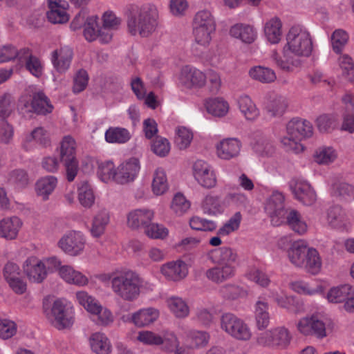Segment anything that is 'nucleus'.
I'll return each mask as SVG.
<instances>
[{
  "mask_svg": "<svg viewBox=\"0 0 354 354\" xmlns=\"http://www.w3.org/2000/svg\"><path fill=\"white\" fill-rule=\"evenodd\" d=\"M313 50L310 33L299 26H292L286 36V44L283 48L282 56L277 51L272 53V59L283 71H292L301 64L300 57H308Z\"/></svg>",
  "mask_w": 354,
  "mask_h": 354,
  "instance_id": "1",
  "label": "nucleus"
},
{
  "mask_svg": "<svg viewBox=\"0 0 354 354\" xmlns=\"http://www.w3.org/2000/svg\"><path fill=\"white\" fill-rule=\"evenodd\" d=\"M124 17L128 32L142 37L150 36L158 26V14L151 4H130L127 6Z\"/></svg>",
  "mask_w": 354,
  "mask_h": 354,
  "instance_id": "2",
  "label": "nucleus"
},
{
  "mask_svg": "<svg viewBox=\"0 0 354 354\" xmlns=\"http://www.w3.org/2000/svg\"><path fill=\"white\" fill-rule=\"evenodd\" d=\"M207 257L212 262L218 263L206 270L207 279L221 283L235 276L239 258L234 250L229 247L219 248L208 252Z\"/></svg>",
  "mask_w": 354,
  "mask_h": 354,
  "instance_id": "3",
  "label": "nucleus"
},
{
  "mask_svg": "<svg viewBox=\"0 0 354 354\" xmlns=\"http://www.w3.org/2000/svg\"><path fill=\"white\" fill-rule=\"evenodd\" d=\"M111 290L121 299L134 301L140 297L145 281L136 271L124 267L115 269L110 276Z\"/></svg>",
  "mask_w": 354,
  "mask_h": 354,
  "instance_id": "4",
  "label": "nucleus"
},
{
  "mask_svg": "<svg viewBox=\"0 0 354 354\" xmlns=\"http://www.w3.org/2000/svg\"><path fill=\"white\" fill-rule=\"evenodd\" d=\"M313 134V125L309 121L293 118L288 122L286 134L280 138V143L285 150L299 153L304 149L301 140L310 138Z\"/></svg>",
  "mask_w": 354,
  "mask_h": 354,
  "instance_id": "5",
  "label": "nucleus"
},
{
  "mask_svg": "<svg viewBox=\"0 0 354 354\" xmlns=\"http://www.w3.org/2000/svg\"><path fill=\"white\" fill-rule=\"evenodd\" d=\"M48 317L55 328L61 330L70 329L75 321V313L71 302L64 299H56L48 313Z\"/></svg>",
  "mask_w": 354,
  "mask_h": 354,
  "instance_id": "6",
  "label": "nucleus"
},
{
  "mask_svg": "<svg viewBox=\"0 0 354 354\" xmlns=\"http://www.w3.org/2000/svg\"><path fill=\"white\" fill-rule=\"evenodd\" d=\"M220 327L227 335L239 341H248L252 335L248 324L241 318L230 313L221 315Z\"/></svg>",
  "mask_w": 354,
  "mask_h": 354,
  "instance_id": "7",
  "label": "nucleus"
},
{
  "mask_svg": "<svg viewBox=\"0 0 354 354\" xmlns=\"http://www.w3.org/2000/svg\"><path fill=\"white\" fill-rule=\"evenodd\" d=\"M18 110L24 115L35 113L41 115L50 113L54 107L49 99L41 92L32 95L25 93L19 100Z\"/></svg>",
  "mask_w": 354,
  "mask_h": 354,
  "instance_id": "8",
  "label": "nucleus"
},
{
  "mask_svg": "<svg viewBox=\"0 0 354 354\" xmlns=\"http://www.w3.org/2000/svg\"><path fill=\"white\" fill-rule=\"evenodd\" d=\"M191 171L196 183L202 188L212 189L218 185L217 173L209 162L198 159L191 165Z\"/></svg>",
  "mask_w": 354,
  "mask_h": 354,
  "instance_id": "9",
  "label": "nucleus"
},
{
  "mask_svg": "<svg viewBox=\"0 0 354 354\" xmlns=\"http://www.w3.org/2000/svg\"><path fill=\"white\" fill-rule=\"evenodd\" d=\"M86 236L83 232L71 230L66 232L57 242V247L66 255L76 257L82 255L86 248Z\"/></svg>",
  "mask_w": 354,
  "mask_h": 354,
  "instance_id": "10",
  "label": "nucleus"
},
{
  "mask_svg": "<svg viewBox=\"0 0 354 354\" xmlns=\"http://www.w3.org/2000/svg\"><path fill=\"white\" fill-rule=\"evenodd\" d=\"M291 339L289 330L283 326H279L261 333L257 337V342L263 346L286 348L290 344Z\"/></svg>",
  "mask_w": 354,
  "mask_h": 354,
  "instance_id": "11",
  "label": "nucleus"
},
{
  "mask_svg": "<svg viewBox=\"0 0 354 354\" xmlns=\"http://www.w3.org/2000/svg\"><path fill=\"white\" fill-rule=\"evenodd\" d=\"M140 169L141 162L138 158L132 156L124 159L117 166L116 184L123 185L134 182Z\"/></svg>",
  "mask_w": 354,
  "mask_h": 354,
  "instance_id": "12",
  "label": "nucleus"
},
{
  "mask_svg": "<svg viewBox=\"0 0 354 354\" xmlns=\"http://www.w3.org/2000/svg\"><path fill=\"white\" fill-rule=\"evenodd\" d=\"M283 203L284 196L278 191H273L265 203V211L274 226H279L285 223L286 211Z\"/></svg>",
  "mask_w": 354,
  "mask_h": 354,
  "instance_id": "13",
  "label": "nucleus"
},
{
  "mask_svg": "<svg viewBox=\"0 0 354 354\" xmlns=\"http://www.w3.org/2000/svg\"><path fill=\"white\" fill-rule=\"evenodd\" d=\"M159 271L166 281L178 283L187 277L189 266L183 260H173L160 265Z\"/></svg>",
  "mask_w": 354,
  "mask_h": 354,
  "instance_id": "14",
  "label": "nucleus"
},
{
  "mask_svg": "<svg viewBox=\"0 0 354 354\" xmlns=\"http://www.w3.org/2000/svg\"><path fill=\"white\" fill-rule=\"evenodd\" d=\"M160 317V311L153 307L140 308L131 315H124L122 320L126 323H131L138 328L149 326L156 322Z\"/></svg>",
  "mask_w": 354,
  "mask_h": 354,
  "instance_id": "15",
  "label": "nucleus"
},
{
  "mask_svg": "<svg viewBox=\"0 0 354 354\" xmlns=\"http://www.w3.org/2000/svg\"><path fill=\"white\" fill-rule=\"evenodd\" d=\"M97 16L88 17L84 25V36L89 41H93L97 39L101 44H108L113 37L111 31L106 30L100 26Z\"/></svg>",
  "mask_w": 354,
  "mask_h": 354,
  "instance_id": "16",
  "label": "nucleus"
},
{
  "mask_svg": "<svg viewBox=\"0 0 354 354\" xmlns=\"http://www.w3.org/2000/svg\"><path fill=\"white\" fill-rule=\"evenodd\" d=\"M23 271L32 283H41L48 276V270L44 261L36 256L28 257L23 264Z\"/></svg>",
  "mask_w": 354,
  "mask_h": 354,
  "instance_id": "17",
  "label": "nucleus"
},
{
  "mask_svg": "<svg viewBox=\"0 0 354 354\" xmlns=\"http://www.w3.org/2000/svg\"><path fill=\"white\" fill-rule=\"evenodd\" d=\"M216 156L223 160H230L237 158L241 152L242 143L236 138H223L215 143Z\"/></svg>",
  "mask_w": 354,
  "mask_h": 354,
  "instance_id": "18",
  "label": "nucleus"
},
{
  "mask_svg": "<svg viewBox=\"0 0 354 354\" xmlns=\"http://www.w3.org/2000/svg\"><path fill=\"white\" fill-rule=\"evenodd\" d=\"M50 144L49 131L44 127H36L24 135L22 147L26 151H31L37 147H46Z\"/></svg>",
  "mask_w": 354,
  "mask_h": 354,
  "instance_id": "19",
  "label": "nucleus"
},
{
  "mask_svg": "<svg viewBox=\"0 0 354 354\" xmlns=\"http://www.w3.org/2000/svg\"><path fill=\"white\" fill-rule=\"evenodd\" d=\"M206 75L192 65H185L180 68L179 81L187 88H202L205 85Z\"/></svg>",
  "mask_w": 354,
  "mask_h": 354,
  "instance_id": "20",
  "label": "nucleus"
},
{
  "mask_svg": "<svg viewBox=\"0 0 354 354\" xmlns=\"http://www.w3.org/2000/svg\"><path fill=\"white\" fill-rule=\"evenodd\" d=\"M290 189L295 198L306 205H313L317 200V195L311 185L306 181L292 180Z\"/></svg>",
  "mask_w": 354,
  "mask_h": 354,
  "instance_id": "21",
  "label": "nucleus"
},
{
  "mask_svg": "<svg viewBox=\"0 0 354 354\" xmlns=\"http://www.w3.org/2000/svg\"><path fill=\"white\" fill-rule=\"evenodd\" d=\"M154 211L149 208H138L131 210L127 215V225L133 230L146 227L153 220Z\"/></svg>",
  "mask_w": 354,
  "mask_h": 354,
  "instance_id": "22",
  "label": "nucleus"
},
{
  "mask_svg": "<svg viewBox=\"0 0 354 354\" xmlns=\"http://www.w3.org/2000/svg\"><path fill=\"white\" fill-rule=\"evenodd\" d=\"M73 59L72 48L64 46L53 50L51 54V62L53 68L59 73H65L69 68Z\"/></svg>",
  "mask_w": 354,
  "mask_h": 354,
  "instance_id": "23",
  "label": "nucleus"
},
{
  "mask_svg": "<svg viewBox=\"0 0 354 354\" xmlns=\"http://www.w3.org/2000/svg\"><path fill=\"white\" fill-rule=\"evenodd\" d=\"M3 277L12 290L17 294H23L26 290V283L21 276L20 268L14 263H8L3 269Z\"/></svg>",
  "mask_w": 354,
  "mask_h": 354,
  "instance_id": "24",
  "label": "nucleus"
},
{
  "mask_svg": "<svg viewBox=\"0 0 354 354\" xmlns=\"http://www.w3.org/2000/svg\"><path fill=\"white\" fill-rule=\"evenodd\" d=\"M59 277L67 284L77 287H86L89 284V278L71 265H63L59 270Z\"/></svg>",
  "mask_w": 354,
  "mask_h": 354,
  "instance_id": "25",
  "label": "nucleus"
},
{
  "mask_svg": "<svg viewBox=\"0 0 354 354\" xmlns=\"http://www.w3.org/2000/svg\"><path fill=\"white\" fill-rule=\"evenodd\" d=\"M23 226L20 218L16 216H7L0 219V237L8 241L15 240Z\"/></svg>",
  "mask_w": 354,
  "mask_h": 354,
  "instance_id": "26",
  "label": "nucleus"
},
{
  "mask_svg": "<svg viewBox=\"0 0 354 354\" xmlns=\"http://www.w3.org/2000/svg\"><path fill=\"white\" fill-rule=\"evenodd\" d=\"M310 247L304 239L294 241L287 250V257L289 261L295 267L301 268L308 252Z\"/></svg>",
  "mask_w": 354,
  "mask_h": 354,
  "instance_id": "27",
  "label": "nucleus"
},
{
  "mask_svg": "<svg viewBox=\"0 0 354 354\" xmlns=\"http://www.w3.org/2000/svg\"><path fill=\"white\" fill-rule=\"evenodd\" d=\"M201 208L205 214L218 216L225 212L227 203L225 201L221 200L218 196L208 194L202 200Z\"/></svg>",
  "mask_w": 354,
  "mask_h": 354,
  "instance_id": "28",
  "label": "nucleus"
},
{
  "mask_svg": "<svg viewBox=\"0 0 354 354\" xmlns=\"http://www.w3.org/2000/svg\"><path fill=\"white\" fill-rule=\"evenodd\" d=\"M68 4L62 0H48L47 18L52 24H64L69 20L66 12Z\"/></svg>",
  "mask_w": 354,
  "mask_h": 354,
  "instance_id": "29",
  "label": "nucleus"
},
{
  "mask_svg": "<svg viewBox=\"0 0 354 354\" xmlns=\"http://www.w3.org/2000/svg\"><path fill=\"white\" fill-rule=\"evenodd\" d=\"M91 351L95 354H111L113 346L110 339L102 332H95L88 337Z\"/></svg>",
  "mask_w": 354,
  "mask_h": 354,
  "instance_id": "30",
  "label": "nucleus"
},
{
  "mask_svg": "<svg viewBox=\"0 0 354 354\" xmlns=\"http://www.w3.org/2000/svg\"><path fill=\"white\" fill-rule=\"evenodd\" d=\"M328 223L333 228L340 232H349L351 230V221L342 208L338 206L329 209Z\"/></svg>",
  "mask_w": 354,
  "mask_h": 354,
  "instance_id": "31",
  "label": "nucleus"
},
{
  "mask_svg": "<svg viewBox=\"0 0 354 354\" xmlns=\"http://www.w3.org/2000/svg\"><path fill=\"white\" fill-rule=\"evenodd\" d=\"M109 221L110 214L107 209H102L95 213L92 218L89 229L91 236L95 239L102 237L105 233Z\"/></svg>",
  "mask_w": 354,
  "mask_h": 354,
  "instance_id": "32",
  "label": "nucleus"
},
{
  "mask_svg": "<svg viewBox=\"0 0 354 354\" xmlns=\"http://www.w3.org/2000/svg\"><path fill=\"white\" fill-rule=\"evenodd\" d=\"M169 189L166 171L162 167H157L154 169L151 183V190L156 196L165 194Z\"/></svg>",
  "mask_w": 354,
  "mask_h": 354,
  "instance_id": "33",
  "label": "nucleus"
},
{
  "mask_svg": "<svg viewBox=\"0 0 354 354\" xmlns=\"http://www.w3.org/2000/svg\"><path fill=\"white\" fill-rule=\"evenodd\" d=\"M352 286L348 283L334 286L330 288L324 294V298L329 304H344L348 299L349 294L351 292Z\"/></svg>",
  "mask_w": 354,
  "mask_h": 354,
  "instance_id": "34",
  "label": "nucleus"
},
{
  "mask_svg": "<svg viewBox=\"0 0 354 354\" xmlns=\"http://www.w3.org/2000/svg\"><path fill=\"white\" fill-rule=\"evenodd\" d=\"M58 185V179L55 176H45L39 178L35 183V192L43 201L49 199Z\"/></svg>",
  "mask_w": 354,
  "mask_h": 354,
  "instance_id": "35",
  "label": "nucleus"
},
{
  "mask_svg": "<svg viewBox=\"0 0 354 354\" xmlns=\"http://www.w3.org/2000/svg\"><path fill=\"white\" fill-rule=\"evenodd\" d=\"M19 61L25 62L26 69L34 76L39 77L43 73L44 66L40 59L33 56L29 48L19 50Z\"/></svg>",
  "mask_w": 354,
  "mask_h": 354,
  "instance_id": "36",
  "label": "nucleus"
},
{
  "mask_svg": "<svg viewBox=\"0 0 354 354\" xmlns=\"http://www.w3.org/2000/svg\"><path fill=\"white\" fill-rule=\"evenodd\" d=\"M230 35L243 43L251 44L257 39V32L252 26L239 23L230 28Z\"/></svg>",
  "mask_w": 354,
  "mask_h": 354,
  "instance_id": "37",
  "label": "nucleus"
},
{
  "mask_svg": "<svg viewBox=\"0 0 354 354\" xmlns=\"http://www.w3.org/2000/svg\"><path fill=\"white\" fill-rule=\"evenodd\" d=\"M254 316L257 329L266 328L270 322L268 302L259 297L254 306Z\"/></svg>",
  "mask_w": 354,
  "mask_h": 354,
  "instance_id": "38",
  "label": "nucleus"
},
{
  "mask_svg": "<svg viewBox=\"0 0 354 354\" xmlns=\"http://www.w3.org/2000/svg\"><path fill=\"white\" fill-rule=\"evenodd\" d=\"M342 102L344 104V112L342 114L341 130L352 133L354 132V96L346 95Z\"/></svg>",
  "mask_w": 354,
  "mask_h": 354,
  "instance_id": "39",
  "label": "nucleus"
},
{
  "mask_svg": "<svg viewBox=\"0 0 354 354\" xmlns=\"http://www.w3.org/2000/svg\"><path fill=\"white\" fill-rule=\"evenodd\" d=\"M328 186L332 194L339 196L348 201H354V186L343 181L337 177L328 180Z\"/></svg>",
  "mask_w": 354,
  "mask_h": 354,
  "instance_id": "40",
  "label": "nucleus"
},
{
  "mask_svg": "<svg viewBox=\"0 0 354 354\" xmlns=\"http://www.w3.org/2000/svg\"><path fill=\"white\" fill-rule=\"evenodd\" d=\"M166 306L176 318L184 319L189 316V307L186 301L178 296H170L165 300Z\"/></svg>",
  "mask_w": 354,
  "mask_h": 354,
  "instance_id": "41",
  "label": "nucleus"
},
{
  "mask_svg": "<svg viewBox=\"0 0 354 354\" xmlns=\"http://www.w3.org/2000/svg\"><path fill=\"white\" fill-rule=\"evenodd\" d=\"M117 167L111 160H101L97 162L96 176L102 183H116Z\"/></svg>",
  "mask_w": 354,
  "mask_h": 354,
  "instance_id": "42",
  "label": "nucleus"
},
{
  "mask_svg": "<svg viewBox=\"0 0 354 354\" xmlns=\"http://www.w3.org/2000/svg\"><path fill=\"white\" fill-rule=\"evenodd\" d=\"M239 109L246 120L254 121L260 115V111L248 95H241L236 100Z\"/></svg>",
  "mask_w": 354,
  "mask_h": 354,
  "instance_id": "43",
  "label": "nucleus"
},
{
  "mask_svg": "<svg viewBox=\"0 0 354 354\" xmlns=\"http://www.w3.org/2000/svg\"><path fill=\"white\" fill-rule=\"evenodd\" d=\"M205 109L208 113L215 118H224L230 111L229 102L222 97H212L206 100Z\"/></svg>",
  "mask_w": 354,
  "mask_h": 354,
  "instance_id": "44",
  "label": "nucleus"
},
{
  "mask_svg": "<svg viewBox=\"0 0 354 354\" xmlns=\"http://www.w3.org/2000/svg\"><path fill=\"white\" fill-rule=\"evenodd\" d=\"M77 199L84 208H91L95 203V194L93 186L88 181L80 182L77 187Z\"/></svg>",
  "mask_w": 354,
  "mask_h": 354,
  "instance_id": "45",
  "label": "nucleus"
},
{
  "mask_svg": "<svg viewBox=\"0 0 354 354\" xmlns=\"http://www.w3.org/2000/svg\"><path fill=\"white\" fill-rule=\"evenodd\" d=\"M338 157L337 151L332 146L322 145L315 149L313 159L319 165H329Z\"/></svg>",
  "mask_w": 354,
  "mask_h": 354,
  "instance_id": "46",
  "label": "nucleus"
},
{
  "mask_svg": "<svg viewBox=\"0 0 354 354\" xmlns=\"http://www.w3.org/2000/svg\"><path fill=\"white\" fill-rule=\"evenodd\" d=\"M304 263L300 268L304 269L308 273L317 275L322 272V259L319 252L315 248L311 247L309 249Z\"/></svg>",
  "mask_w": 354,
  "mask_h": 354,
  "instance_id": "47",
  "label": "nucleus"
},
{
  "mask_svg": "<svg viewBox=\"0 0 354 354\" xmlns=\"http://www.w3.org/2000/svg\"><path fill=\"white\" fill-rule=\"evenodd\" d=\"M264 33L268 41L273 44H278L282 35V22L277 17L270 19L264 25Z\"/></svg>",
  "mask_w": 354,
  "mask_h": 354,
  "instance_id": "48",
  "label": "nucleus"
},
{
  "mask_svg": "<svg viewBox=\"0 0 354 354\" xmlns=\"http://www.w3.org/2000/svg\"><path fill=\"white\" fill-rule=\"evenodd\" d=\"M286 216L285 222L295 233L304 235L307 232L308 224L299 212L292 209L288 213L286 212Z\"/></svg>",
  "mask_w": 354,
  "mask_h": 354,
  "instance_id": "49",
  "label": "nucleus"
},
{
  "mask_svg": "<svg viewBox=\"0 0 354 354\" xmlns=\"http://www.w3.org/2000/svg\"><path fill=\"white\" fill-rule=\"evenodd\" d=\"M76 141L71 136H64L56 151L59 154L60 160L76 158Z\"/></svg>",
  "mask_w": 354,
  "mask_h": 354,
  "instance_id": "50",
  "label": "nucleus"
},
{
  "mask_svg": "<svg viewBox=\"0 0 354 354\" xmlns=\"http://www.w3.org/2000/svg\"><path fill=\"white\" fill-rule=\"evenodd\" d=\"M333 325L330 319L322 316L319 313L313 314V329L312 335L318 338H324L327 336L328 330Z\"/></svg>",
  "mask_w": 354,
  "mask_h": 354,
  "instance_id": "51",
  "label": "nucleus"
},
{
  "mask_svg": "<svg viewBox=\"0 0 354 354\" xmlns=\"http://www.w3.org/2000/svg\"><path fill=\"white\" fill-rule=\"evenodd\" d=\"M105 140L111 144H124L131 138L129 130L122 127H109L104 133Z\"/></svg>",
  "mask_w": 354,
  "mask_h": 354,
  "instance_id": "52",
  "label": "nucleus"
},
{
  "mask_svg": "<svg viewBox=\"0 0 354 354\" xmlns=\"http://www.w3.org/2000/svg\"><path fill=\"white\" fill-rule=\"evenodd\" d=\"M190 207V201L180 192H177L174 195L169 205L171 211L176 216L185 215Z\"/></svg>",
  "mask_w": 354,
  "mask_h": 354,
  "instance_id": "53",
  "label": "nucleus"
},
{
  "mask_svg": "<svg viewBox=\"0 0 354 354\" xmlns=\"http://www.w3.org/2000/svg\"><path fill=\"white\" fill-rule=\"evenodd\" d=\"M243 219L240 212H235L218 230L217 234L222 236H227L239 230Z\"/></svg>",
  "mask_w": 354,
  "mask_h": 354,
  "instance_id": "54",
  "label": "nucleus"
},
{
  "mask_svg": "<svg viewBox=\"0 0 354 354\" xmlns=\"http://www.w3.org/2000/svg\"><path fill=\"white\" fill-rule=\"evenodd\" d=\"M192 131L186 127L178 126L175 129L174 143L180 149L188 148L193 140Z\"/></svg>",
  "mask_w": 354,
  "mask_h": 354,
  "instance_id": "55",
  "label": "nucleus"
},
{
  "mask_svg": "<svg viewBox=\"0 0 354 354\" xmlns=\"http://www.w3.org/2000/svg\"><path fill=\"white\" fill-rule=\"evenodd\" d=\"M270 297L280 308L286 309L288 311H295L296 300L293 296L288 295L283 290H272Z\"/></svg>",
  "mask_w": 354,
  "mask_h": 354,
  "instance_id": "56",
  "label": "nucleus"
},
{
  "mask_svg": "<svg viewBox=\"0 0 354 354\" xmlns=\"http://www.w3.org/2000/svg\"><path fill=\"white\" fill-rule=\"evenodd\" d=\"M89 315L95 317L97 324L100 326H107L114 322V316L111 310L100 302L95 306Z\"/></svg>",
  "mask_w": 354,
  "mask_h": 354,
  "instance_id": "57",
  "label": "nucleus"
},
{
  "mask_svg": "<svg viewBox=\"0 0 354 354\" xmlns=\"http://www.w3.org/2000/svg\"><path fill=\"white\" fill-rule=\"evenodd\" d=\"M216 22L209 11L201 10L195 15L192 22V28L216 30Z\"/></svg>",
  "mask_w": 354,
  "mask_h": 354,
  "instance_id": "58",
  "label": "nucleus"
},
{
  "mask_svg": "<svg viewBox=\"0 0 354 354\" xmlns=\"http://www.w3.org/2000/svg\"><path fill=\"white\" fill-rule=\"evenodd\" d=\"M75 301L88 314L100 302L95 297L84 290H77L75 293Z\"/></svg>",
  "mask_w": 354,
  "mask_h": 354,
  "instance_id": "59",
  "label": "nucleus"
},
{
  "mask_svg": "<svg viewBox=\"0 0 354 354\" xmlns=\"http://www.w3.org/2000/svg\"><path fill=\"white\" fill-rule=\"evenodd\" d=\"M249 75L252 79L263 83L272 82L276 79L273 70L261 66L252 67L249 71Z\"/></svg>",
  "mask_w": 354,
  "mask_h": 354,
  "instance_id": "60",
  "label": "nucleus"
},
{
  "mask_svg": "<svg viewBox=\"0 0 354 354\" xmlns=\"http://www.w3.org/2000/svg\"><path fill=\"white\" fill-rule=\"evenodd\" d=\"M316 126L321 133H330L337 125V118L335 114H322L315 121Z\"/></svg>",
  "mask_w": 354,
  "mask_h": 354,
  "instance_id": "61",
  "label": "nucleus"
},
{
  "mask_svg": "<svg viewBox=\"0 0 354 354\" xmlns=\"http://www.w3.org/2000/svg\"><path fill=\"white\" fill-rule=\"evenodd\" d=\"M215 32V30L192 28L194 41L203 48H207L211 44Z\"/></svg>",
  "mask_w": 354,
  "mask_h": 354,
  "instance_id": "62",
  "label": "nucleus"
},
{
  "mask_svg": "<svg viewBox=\"0 0 354 354\" xmlns=\"http://www.w3.org/2000/svg\"><path fill=\"white\" fill-rule=\"evenodd\" d=\"M189 223L192 230L197 231L213 232L217 227L215 221L197 216H192L189 219Z\"/></svg>",
  "mask_w": 354,
  "mask_h": 354,
  "instance_id": "63",
  "label": "nucleus"
},
{
  "mask_svg": "<svg viewBox=\"0 0 354 354\" xmlns=\"http://www.w3.org/2000/svg\"><path fill=\"white\" fill-rule=\"evenodd\" d=\"M145 234L151 239L163 240L169 235V230L162 224L151 222L145 229Z\"/></svg>",
  "mask_w": 354,
  "mask_h": 354,
  "instance_id": "64",
  "label": "nucleus"
}]
</instances>
